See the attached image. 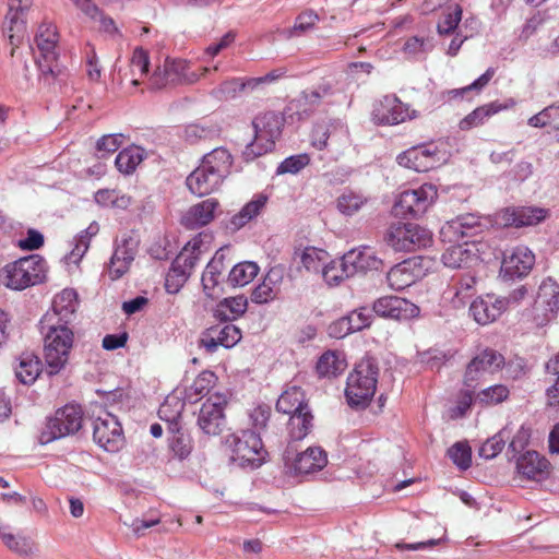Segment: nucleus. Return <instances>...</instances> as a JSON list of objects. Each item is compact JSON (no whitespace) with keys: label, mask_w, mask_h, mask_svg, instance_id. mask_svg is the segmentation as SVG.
Segmentation results:
<instances>
[{"label":"nucleus","mask_w":559,"mask_h":559,"mask_svg":"<svg viewBox=\"0 0 559 559\" xmlns=\"http://www.w3.org/2000/svg\"><path fill=\"white\" fill-rule=\"evenodd\" d=\"M233 156L228 150L216 147L205 154L201 164L187 177L189 190L199 197L216 191L230 174Z\"/></svg>","instance_id":"1"},{"label":"nucleus","mask_w":559,"mask_h":559,"mask_svg":"<svg viewBox=\"0 0 559 559\" xmlns=\"http://www.w3.org/2000/svg\"><path fill=\"white\" fill-rule=\"evenodd\" d=\"M379 364L376 358L366 356L348 374L345 397L353 408H365L372 400L378 383Z\"/></svg>","instance_id":"2"},{"label":"nucleus","mask_w":559,"mask_h":559,"mask_svg":"<svg viewBox=\"0 0 559 559\" xmlns=\"http://www.w3.org/2000/svg\"><path fill=\"white\" fill-rule=\"evenodd\" d=\"M284 124L285 118L275 111H265L255 116L252 120L254 138L242 152L245 159L253 160L272 152L282 135Z\"/></svg>","instance_id":"3"},{"label":"nucleus","mask_w":559,"mask_h":559,"mask_svg":"<svg viewBox=\"0 0 559 559\" xmlns=\"http://www.w3.org/2000/svg\"><path fill=\"white\" fill-rule=\"evenodd\" d=\"M46 262L38 254H31L7 264L2 270L7 287L23 290L41 283L46 277Z\"/></svg>","instance_id":"4"},{"label":"nucleus","mask_w":559,"mask_h":559,"mask_svg":"<svg viewBox=\"0 0 559 559\" xmlns=\"http://www.w3.org/2000/svg\"><path fill=\"white\" fill-rule=\"evenodd\" d=\"M35 41L39 50V58L36 60V63L40 71V80L50 84L62 72L58 64V53L56 52L58 43L56 26L50 23H43L35 36Z\"/></svg>","instance_id":"5"},{"label":"nucleus","mask_w":559,"mask_h":559,"mask_svg":"<svg viewBox=\"0 0 559 559\" xmlns=\"http://www.w3.org/2000/svg\"><path fill=\"white\" fill-rule=\"evenodd\" d=\"M44 359L49 376L59 373L69 360L74 342L72 329H52L44 332Z\"/></svg>","instance_id":"6"},{"label":"nucleus","mask_w":559,"mask_h":559,"mask_svg":"<svg viewBox=\"0 0 559 559\" xmlns=\"http://www.w3.org/2000/svg\"><path fill=\"white\" fill-rule=\"evenodd\" d=\"M83 425V412L80 406L67 404L58 408L53 416L46 421L45 428L40 432L39 442L41 444L50 443L55 440L76 433Z\"/></svg>","instance_id":"7"},{"label":"nucleus","mask_w":559,"mask_h":559,"mask_svg":"<svg viewBox=\"0 0 559 559\" xmlns=\"http://www.w3.org/2000/svg\"><path fill=\"white\" fill-rule=\"evenodd\" d=\"M438 197L437 188L431 183H424L412 190H405L394 204V213L404 218H419L433 204Z\"/></svg>","instance_id":"8"},{"label":"nucleus","mask_w":559,"mask_h":559,"mask_svg":"<svg viewBox=\"0 0 559 559\" xmlns=\"http://www.w3.org/2000/svg\"><path fill=\"white\" fill-rule=\"evenodd\" d=\"M233 461L240 466L259 467L267 455L259 432L251 429L233 435Z\"/></svg>","instance_id":"9"},{"label":"nucleus","mask_w":559,"mask_h":559,"mask_svg":"<svg viewBox=\"0 0 559 559\" xmlns=\"http://www.w3.org/2000/svg\"><path fill=\"white\" fill-rule=\"evenodd\" d=\"M283 461L292 474L301 475L321 471L328 464V455L320 447H310L298 453L295 444L289 442L283 453Z\"/></svg>","instance_id":"10"},{"label":"nucleus","mask_w":559,"mask_h":559,"mask_svg":"<svg viewBox=\"0 0 559 559\" xmlns=\"http://www.w3.org/2000/svg\"><path fill=\"white\" fill-rule=\"evenodd\" d=\"M559 311V284L552 278L544 280L538 288L533 306V322L537 326L546 325Z\"/></svg>","instance_id":"11"},{"label":"nucleus","mask_w":559,"mask_h":559,"mask_svg":"<svg viewBox=\"0 0 559 559\" xmlns=\"http://www.w3.org/2000/svg\"><path fill=\"white\" fill-rule=\"evenodd\" d=\"M93 439L104 450L118 452L124 443V436L117 417L107 412L98 416L93 424Z\"/></svg>","instance_id":"12"},{"label":"nucleus","mask_w":559,"mask_h":559,"mask_svg":"<svg viewBox=\"0 0 559 559\" xmlns=\"http://www.w3.org/2000/svg\"><path fill=\"white\" fill-rule=\"evenodd\" d=\"M399 165L418 173L429 171L442 163V154L435 143L413 146L397 156Z\"/></svg>","instance_id":"13"},{"label":"nucleus","mask_w":559,"mask_h":559,"mask_svg":"<svg viewBox=\"0 0 559 559\" xmlns=\"http://www.w3.org/2000/svg\"><path fill=\"white\" fill-rule=\"evenodd\" d=\"M226 397L221 394H214L207 397L202 404L198 415V426L207 436H218L226 426L224 415Z\"/></svg>","instance_id":"14"},{"label":"nucleus","mask_w":559,"mask_h":559,"mask_svg":"<svg viewBox=\"0 0 559 559\" xmlns=\"http://www.w3.org/2000/svg\"><path fill=\"white\" fill-rule=\"evenodd\" d=\"M503 366L504 357L496 349L486 348L468 362L464 374V385L468 389H475L484 373H493Z\"/></svg>","instance_id":"15"},{"label":"nucleus","mask_w":559,"mask_h":559,"mask_svg":"<svg viewBox=\"0 0 559 559\" xmlns=\"http://www.w3.org/2000/svg\"><path fill=\"white\" fill-rule=\"evenodd\" d=\"M32 5V0H9V11L5 19L9 26L4 28L9 43L12 46L10 55L13 57L15 49L22 44L26 35V13Z\"/></svg>","instance_id":"16"},{"label":"nucleus","mask_w":559,"mask_h":559,"mask_svg":"<svg viewBox=\"0 0 559 559\" xmlns=\"http://www.w3.org/2000/svg\"><path fill=\"white\" fill-rule=\"evenodd\" d=\"M139 241L131 236L123 235L116 240L115 251L107 265V272L111 281L122 277L130 269L138 252Z\"/></svg>","instance_id":"17"},{"label":"nucleus","mask_w":559,"mask_h":559,"mask_svg":"<svg viewBox=\"0 0 559 559\" xmlns=\"http://www.w3.org/2000/svg\"><path fill=\"white\" fill-rule=\"evenodd\" d=\"M372 311L379 317L401 321L418 317L420 309L417 305L405 298L384 296L373 302Z\"/></svg>","instance_id":"18"},{"label":"nucleus","mask_w":559,"mask_h":559,"mask_svg":"<svg viewBox=\"0 0 559 559\" xmlns=\"http://www.w3.org/2000/svg\"><path fill=\"white\" fill-rule=\"evenodd\" d=\"M416 117V110H409L408 105L402 103L396 96H384L373 110V118L380 124H397Z\"/></svg>","instance_id":"19"},{"label":"nucleus","mask_w":559,"mask_h":559,"mask_svg":"<svg viewBox=\"0 0 559 559\" xmlns=\"http://www.w3.org/2000/svg\"><path fill=\"white\" fill-rule=\"evenodd\" d=\"M535 255L525 246L515 247L510 254H506L502 260L501 273L504 278H522L533 269Z\"/></svg>","instance_id":"20"},{"label":"nucleus","mask_w":559,"mask_h":559,"mask_svg":"<svg viewBox=\"0 0 559 559\" xmlns=\"http://www.w3.org/2000/svg\"><path fill=\"white\" fill-rule=\"evenodd\" d=\"M424 272L418 258H409L392 266L386 274L389 286L394 290H403L415 284Z\"/></svg>","instance_id":"21"},{"label":"nucleus","mask_w":559,"mask_h":559,"mask_svg":"<svg viewBox=\"0 0 559 559\" xmlns=\"http://www.w3.org/2000/svg\"><path fill=\"white\" fill-rule=\"evenodd\" d=\"M508 309V301L493 295L476 298L469 306V314L481 325L496 321Z\"/></svg>","instance_id":"22"},{"label":"nucleus","mask_w":559,"mask_h":559,"mask_svg":"<svg viewBox=\"0 0 559 559\" xmlns=\"http://www.w3.org/2000/svg\"><path fill=\"white\" fill-rule=\"evenodd\" d=\"M188 68L186 60L167 58L163 67H158L151 76V87L160 90L180 83L186 79Z\"/></svg>","instance_id":"23"},{"label":"nucleus","mask_w":559,"mask_h":559,"mask_svg":"<svg viewBox=\"0 0 559 559\" xmlns=\"http://www.w3.org/2000/svg\"><path fill=\"white\" fill-rule=\"evenodd\" d=\"M547 216L548 210L537 206H511L501 212L504 225L516 228L537 225Z\"/></svg>","instance_id":"24"},{"label":"nucleus","mask_w":559,"mask_h":559,"mask_svg":"<svg viewBox=\"0 0 559 559\" xmlns=\"http://www.w3.org/2000/svg\"><path fill=\"white\" fill-rule=\"evenodd\" d=\"M550 463L536 451H526L516 461L518 472L527 479L542 480L549 474Z\"/></svg>","instance_id":"25"},{"label":"nucleus","mask_w":559,"mask_h":559,"mask_svg":"<svg viewBox=\"0 0 559 559\" xmlns=\"http://www.w3.org/2000/svg\"><path fill=\"white\" fill-rule=\"evenodd\" d=\"M257 83L253 78H230L213 88L211 94L218 100H231L258 90Z\"/></svg>","instance_id":"26"},{"label":"nucleus","mask_w":559,"mask_h":559,"mask_svg":"<svg viewBox=\"0 0 559 559\" xmlns=\"http://www.w3.org/2000/svg\"><path fill=\"white\" fill-rule=\"evenodd\" d=\"M224 259L225 255L217 251L207 263L202 274L201 282L203 292L210 298H216L221 293H223L221 284L223 280V272L225 270Z\"/></svg>","instance_id":"27"},{"label":"nucleus","mask_w":559,"mask_h":559,"mask_svg":"<svg viewBox=\"0 0 559 559\" xmlns=\"http://www.w3.org/2000/svg\"><path fill=\"white\" fill-rule=\"evenodd\" d=\"M514 105V102L510 99L509 103H499L498 100L485 104L475 108L472 112L465 116L460 122L459 128L462 131H468L473 128L483 126L489 118L496 114L506 110Z\"/></svg>","instance_id":"28"},{"label":"nucleus","mask_w":559,"mask_h":559,"mask_svg":"<svg viewBox=\"0 0 559 559\" xmlns=\"http://www.w3.org/2000/svg\"><path fill=\"white\" fill-rule=\"evenodd\" d=\"M218 202L215 199H206L193 206L182 216L181 223L188 229H197L207 225L213 218Z\"/></svg>","instance_id":"29"},{"label":"nucleus","mask_w":559,"mask_h":559,"mask_svg":"<svg viewBox=\"0 0 559 559\" xmlns=\"http://www.w3.org/2000/svg\"><path fill=\"white\" fill-rule=\"evenodd\" d=\"M349 274L352 276L357 273H366L370 270H380L383 266L382 260L378 259L372 252L367 249H353L343 255Z\"/></svg>","instance_id":"30"},{"label":"nucleus","mask_w":559,"mask_h":559,"mask_svg":"<svg viewBox=\"0 0 559 559\" xmlns=\"http://www.w3.org/2000/svg\"><path fill=\"white\" fill-rule=\"evenodd\" d=\"M267 195L263 193L255 194L251 201L242 206V209L233 215L226 225L230 231H237L255 218L263 211L267 203Z\"/></svg>","instance_id":"31"},{"label":"nucleus","mask_w":559,"mask_h":559,"mask_svg":"<svg viewBox=\"0 0 559 559\" xmlns=\"http://www.w3.org/2000/svg\"><path fill=\"white\" fill-rule=\"evenodd\" d=\"M248 300L243 295L227 297L221 300L213 310V316L221 322H231L243 316Z\"/></svg>","instance_id":"32"},{"label":"nucleus","mask_w":559,"mask_h":559,"mask_svg":"<svg viewBox=\"0 0 559 559\" xmlns=\"http://www.w3.org/2000/svg\"><path fill=\"white\" fill-rule=\"evenodd\" d=\"M332 94L333 90L330 83H321L317 87L304 91L296 100L298 107L302 108V111L297 112L299 118L309 117L321 104L322 99Z\"/></svg>","instance_id":"33"},{"label":"nucleus","mask_w":559,"mask_h":559,"mask_svg":"<svg viewBox=\"0 0 559 559\" xmlns=\"http://www.w3.org/2000/svg\"><path fill=\"white\" fill-rule=\"evenodd\" d=\"M168 431L171 433L169 437V448L174 455L179 460L187 459L193 450V440L190 433L183 430L179 421L171 420L168 426Z\"/></svg>","instance_id":"34"},{"label":"nucleus","mask_w":559,"mask_h":559,"mask_svg":"<svg viewBox=\"0 0 559 559\" xmlns=\"http://www.w3.org/2000/svg\"><path fill=\"white\" fill-rule=\"evenodd\" d=\"M448 227L457 240L474 237L483 231L480 217L472 213L459 215L448 223Z\"/></svg>","instance_id":"35"},{"label":"nucleus","mask_w":559,"mask_h":559,"mask_svg":"<svg viewBox=\"0 0 559 559\" xmlns=\"http://www.w3.org/2000/svg\"><path fill=\"white\" fill-rule=\"evenodd\" d=\"M477 278L471 272L454 277L450 285V292L453 293L452 302L454 307L459 308L464 306L472 296L476 293L475 285Z\"/></svg>","instance_id":"36"},{"label":"nucleus","mask_w":559,"mask_h":559,"mask_svg":"<svg viewBox=\"0 0 559 559\" xmlns=\"http://www.w3.org/2000/svg\"><path fill=\"white\" fill-rule=\"evenodd\" d=\"M347 364L336 352L326 350L323 353L316 365V371L319 378H335L346 368Z\"/></svg>","instance_id":"37"},{"label":"nucleus","mask_w":559,"mask_h":559,"mask_svg":"<svg viewBox=\"0 0 559 559\" xmlns=\"http://www.w3.org/2000/svg\"><path fill=\"white\" fill-rule=\"evenodd\" d=\"M443 264L451 269L468 267L478 261V257L472 250L461 245L449 247L441 257Z\"/></svg>","instance_id":"38"},{"label":"nucleus","mask_w":559,"mask_h":559,"mask_svg":"<svg viewBox=\"0 0 559 559\" xmlns=\"http://www.w3.org/2000/svg\"><path fill=\"white\" fill-rule=\"evenodd\" d=\"M309 407L305 401V394L300 388L293 386L281 394L276 402L280 413L292 415Z\"/></svg>","instance_id":"39"},{"label":"nucleus","mask_w":559,"mask_h":559,"mask_svg":"<svg viewBox=\"0 0 559 559\" xmlns=\"http://www.w3.org/2000/svg\"><path fill=\"white\" fill-rule=\"evenodd\" d=\"M0 537L3 544L19 556L27 557L35 554L34 543L28 537L12 534L9 526L1 523Z\"/></svg>","instance_id":"40"},{"label":"nucleus","mask_w":559,"mask_h":559,"mask_svg":"<svg viewBox=\"0 0 559 559\" xmlns=\"http://www.w3.org/2000/svg\"><path fill=\"white\" fill-rule=\"evenodd\" d=\"M313 416L309 407L292 414L288 421L289 435L293 443L302 440L312 428Z\"/></svg>","instance_id":"41"},{"label":"nucleus","mask_w":559,"mask_h":559,"mask_svg":"<svg viewBox=\"0 0 559 559\" xmlns=\"http://www.w3.org/2000/svg\"><path fill=\"white\" fill-rule=\"evenodd\" d=\"M41 362L38 357L32 354H25L20 357V362L15 368V376L23 384H32L40 373Z\"/></svg>","instance_id":"42"},{"label":"nucleus","mask_w":559,"mask_h":559,"mask_svg":"<svg viewBox=\"0 0 559 559\" xmlns=\"http://www.w3.org/2000/svg\"><path fill=\"white\" fill-rule=\"evenodd\" d=\"M259 273L255 262L243 261L236 264L229 272L226 283L231 287L249 284Z\"/></svg>","instance_id":"43"},{"label":"nucleus","mask_w":559,"mask_h":559,"mask_svg":"<svg viewBox=\"0 0 559 559\" xmlns=\"http://www.w3.org/2000/svg\"><path fill=\"white\" fill-rule=\"evenodd\" d=\"M413 223H395L388 228L384 240L395 251H408L411 226Z\"/></svg>","instance_id":"44"},{"label":"nucleus","mask_w":559,"mask_h":559,"mask_svg":"<svg viewBox=\"0 0 559 559\" xmlns=\"http://www.w3.org/2000/svg\"><path fill=\"white\" fill-rule=\"evenodd\" d=\"M78 295L74 289H63L52 301V311L67 319H75Z\"/></svg>","instance_id":"45"},{"label":"nucleus","mask_w":559,"mask_h":559,"mask_svg":"<svg viewBox=\"0 0 559 559\" xmlns=\"http://www.w3.org/2000/svg\"><path fill=\"white\" fill-rule=\"evenodd\" d=\"M98 233V225L94 222L86 229L82 230L75 238L74 248L68 255L71 263L78 264L90 248L93 236Z\"/></svg>","instance_id":"46"},{"label":"nucleus","mask_w":559,"mask_h":559,"mask_svg":"<svg viewBox=\"0 0 559 559\" xmlns=\"http://www.w3.org/2000/svg\"><path fill=\"white\" fill-rule=\"evenodd\" d=\"M463 10L460 4L449 7L443 11L442 17L438 22L437 32L440 36L453 34L459 28L462 20Z\"/></svg>","instance_id":"47"},{"label":"nucleus","mask_w":559,"mask_h":559,"mask_svg":"<svg viewBox=\"0 0 559 559\" xmlns=\"http://www.w3.org/2000/svg\"><path fill=\"white\" fill-rule=\"evenodd\" d=\"M326 255L324 250L317 249L314 247H307L304 250H296L294 258H299L301 264L308 272L322 271V263Z\"/></svg>","instance_id":"48"},{"label":"nucleus","mask_w":559,"mask_h":559,"mask_svg":"<svg viewBox=\"0 0 559 559\" xmlns=\"http://www.w3.org/2000/svg\"><path fill=\"white\" fill-rule=\"evenodd\" d=\"M510 395V391L504 384H495L477 393L475 403L484 406L497 405L504 402Z\"/></svg>","instance_id":"49"},{"label":"nucleus","mask_w":559,"mask_h":559,"mask_svg":"<svg viewBox=\"0 0 559 559\" xmlns=\"http://www.w3.org/2000/svg\"><path fill=\"white\" fill-rule=\"evenodd\" d=\"M322 275L329 285H338L342 281L352 277L343 257L324 265L322 267Z\"/></svg>","instance_id":"50"},{"label":"nucleus","mask_w":559,"mask_h":559,"mask_svg":"<svg viewBox=\"0 0 559 559\" xmlns=\"http://www.w3.org/2000/svg\"><path fill=\"white\" fill-rule=\"evenodd\" d=\"M142 162V154L138 147L124 148L116 157L115 164L117 169L124 174H132L136 166Z\"/></svg>","instance_id":"51"},{"label":"nucleus","mask_w":559,"mask_h":559,"mask_svg":"<svg viewBox=\"0 0 559 559\" xmlns=\"http://www.w3.org/2000/svg\"><path fill=\"white\" fill-rule=\"evenodd\" d=\"M367 201L368 199L362 194L354 191H345L337 198V209L342 214L352 216L357 213Z\"/></svg>","instance_id":"52"},{"label":"nucleus","mask_w":559,"mask_h":559,"mask_svg":"<svg viewBox=\"0 0 559 559\" xmlns=\"http://www.w3.org/2000/svg\"><path fill=\"white\" fill-rule=\"evenodd\" d=\"M201 245L202 241L199 239H193L189 241L182 251L175 258L176 265L180 266V263L188 269V271H192L194 266L198 264L201 255Z\"/></svg>","instance_id":"53"},{"label":"nucleus","mask_w":559,"mask_h":559,"mask_svg":"<svg viewBox=\"0 0 559 559\" xmlns=\"http://www.w3.org/2000/svg\"><path fill=\"white\" fill-rule=\"evenodd\" d=\"M226 324L223 326L215 325L211 326V329H215L216 341L221 344V346L225 348L234 347L242 337L241 331L238 326L225 322Z\"/></svg>","instance_id":"54"},{"label":"nucleus","mask_w":559,"mask_h":559,"mask_svg":"<svg viewBox=\"0 0 559 559\" xmlns=\"http://www.w3.org/2000/svg\"><path fill=\"white\" fill-rule=\"evenodd\" d=\"M191 272L181 263L176 265V259L171 262V266L165 278V287L168 293H177L179 288L187 282Z\"/></svg>","instance_id":"55"},{"label":"nucleus","mask_w":559,"mask_h":559,"mask_svg":"<svg viewBox=\"0 0 559 559\" xmlns=\"http://www.w3.org/2000/svg\"><path fill=\"white\" fill-rule=\"evenodd\" d=\"M148 66L150 58L147 51L141 47L135 48L130 62L131 74L133 76L131 80L132 85L136 86L140 84V81L135 75H146L148 72Z\"/></svg>","instance_id":"56"},{"label":"nucleus","mask_w":559,"mask_h":559,"mask_svg":"<svg viewBox=\"0 0 559 559\" xmlns=\"http://www.w3.org/2000/svg\"><path fill=\"white\" fill-rule=\"evenodd\" d=\"M448 455L460 469L466 471L472 464V449L467 443L456 442L448 450Z\"/></svg>","instance_id":"57"},{"label":"nucleus","mask_w":559,"mask_h":559,"mask_svg":"<svg viewBox=\"0 0 559 559\" xmlns=\"http://www.w3.org/2000/svg\"><path fill=\"white\" fill-rule=\"evenodd\" d=\"M506 431L501 430L491 438H488L479 448L478 454L480 457L491 460L496 457L506 445Z\"/></svg>","instance_id":"58"},{"label":"nucleus","mask_w":559,"mask_h":559,"mask_svg":"<svg viewBox=\"0 0 559 559\" xmlns=\"http://www.w3.org/2000/svg\"><path fill=\"white\" fill-rule=\"evenodd\" d=\"M432 236L430 230L417 224H412L409 239L407 242L408 251L426 248L431 245Z\"/></svg>","instance_id":"59"},{"label":"nucleus","mask_w":559,"mask_h":559,"mask_svg":"<svg viewBox=\"0 0 559 559\" xmlns=\"http://www.w3.org/2000/svg\"><path fill=\"white\" fill-rule=\"evenodd\" d=\"M310 163L308 154L292 155L285 158L277 167L276 174H297Z\"/></svg>","instance_id":"60"},{"label":"nucleus","mask_w":559,"mask_h":559,"mask_svg":"<svg viewBox=\"0 0 559 559\" xmlns=\"http://www.w3.org/2000/svg\"><path fill=\"white\" fill-rule=\"evenodd\" d=\"M217 133V129L213 126H203L200 123H191L185 129L186 140L194 144L200 140L212 139Z\"/></svg>","instance_id":"61"},{"label":"nucleus","mask_w":559,"mask_h":559,"mask_svg":"<svg viewBox=\"0 0 559 559\" xmlns=\"http://www.w3.org/2000/svg\"><path fill=\"white\" fill-rule=\"evenodd\" d=\"M346 318L350 325H353V332H358L370 326L373 318V311L372 309L370 310L366 307H361L352 311L346 316Z\"/></svg>","instance_id":"62"},{"label":"nucleus","mask_w":559,"mask_h":559,"mask_svg":"<svg viewBox=\"0 0 559 559\" xmlns=\"http://www.w3.org/2000/svg\"><path fill=\"white\" fill-rule=\"evenodd\" d=\"M496 73L495 68H488L484 74H481L477 80H475L472 84L462 87V88H455L449 92V95L451 97L455 98L459 96H463L465 93L469 91H477L480 92L492 79V76Z\"/></svg>","instance_id":"63"},{"label":"nucleus","mask_w":559,"mask_h":559,"mask_svg":"<svg viewBox=\"0 0 559 559\" xmlns=\"http://www.w3.org/2000/svg\"><path fill=\"white\" fill-rule=\"evenodd\" d=\"M74 319H64L53 311L47 312L40 320L41 333L50 332L52 329H71L70 324Z\"/></svg>","instance_id":"64"}]
</instances>
